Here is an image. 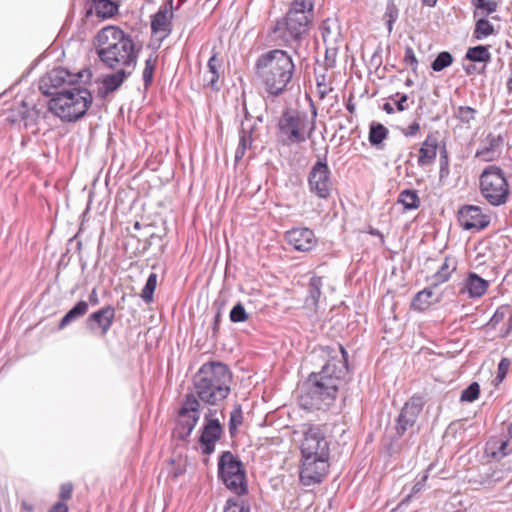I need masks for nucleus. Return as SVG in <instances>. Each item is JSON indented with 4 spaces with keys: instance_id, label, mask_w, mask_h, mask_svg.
<instances>
[{
    "instance_id": "f257e3e1",
    "label": "nucleus",
    "mask_w": 512,
    "mask_h": 512,
    "mask_svg": "<svg viewBox=\"0 0 512 512\" xmlns=\"http://www.w3.org/2000/svg\"><path fill=\"white\" fill-rule=\"evenodd\" d=\"M343 361L330 359L319 372L312 373L303 385L299 405L308 411L327 410L336 401L346 373L347 352L341 346Z\"/></svg>"
},
{
    "instance_id": "f03ea898",
    "label": "nucleus",
    "mask_w": 512,
    "mask_h": 512,
    "mask_svg": "<svg viewBox=\"0 0 512 512\" xmlns=\"http://www.w3.org/2000/svg\"><path fill=\"white\" fill-rule=\"evenodd\" d=\"M96 54L108 69L135 70L142 45L117 26H106L98 31Z\"/></svg>"
},
{
    "instance_id": "7ed1b4c3",
    "label": "nucleus",
    "mask_w": 512,
    "mask_h": 512,
    "mask_svg": "<svg viewBox=\"0 0 512 512\" xmlns=\"http://www.w3.org/2000/svg\"><path fill=\"white\" fill-rule=\"evenodd\" d=\"M295 65L284 50L273 49L261 54L255 63V75L271 96L282 94L291 82Z\"/></svg>"
},
{
    "instance_id": "20e7f679",
    "label": "nucleus",
    "mask_w": 512,
    "mask_h": 512,
    "mask_svg": "<svg viewBox=\"0 0 512 512\" xmlns=\"http://www.w3.org/2000/svg\"><path fill=\"white\" fill-rule=\"evenodd\" d=\"M232 373L222 362L204 363L193 377V390L199 402L218 405L224 401L231 391Z\"/></svg>"
},
{
    "instance_id": "39448f33",
    "label": "nucleus",
    "mask_w": 512,
    "mask_h": 512,
    "mask_svg": "<svg viewBox=\"0 0 512 512\" xmlns=\"http://www.w3.org/2000/svg\"><path fill=\"white\" fill-rule=\"evenodd\" d=\"M312 0H293L286 17L278 21L274 32L290 46L296 55L303 57L306 47L302 44V37L307 31L310 15L313 11Z\"/></svg>"
},
{
    "instance_id": "423d86ee",
    "label": "nucleus",
    "mask_w": 512,
    "mask_h": 512,
    "mask_svg": "<svg viewBox=\"0 0 512 512\" xmlns=\"http://www.w3.org/2000/svg\"><path fill=\"white\" fill-rule=\"evenodd\" d=\"M91 103L90 91L77 85L58 91L49 101V110L63 121L73 122L85 115Z\"/></svg>"
},
{
    "instance_id": "0eeeda50",
    "label": "nucleus",
    "mask_w": 512,
    "mask_h": 512,
    "mask_svg": "<svg viewBox=\"0 0 512 512\" xmlns=\"http://www.w3.org/2000/svg\"><path fill=\"white\" fill-rule=\"evenodd\" d=\"M314 129V122H312L309 127V120L306 113L286 109L278 119L277 139L285 146L299 144L305 142Z\"/></svg>"
},
{
    "instance_id": "6e6552de",
    "label": "nucleus",
    "mask_w": 512,
    "mask_h": 512,
    "mask_svg": "<svg viewBox=\"0 0 512 512\" xmlns=\"http://www.w3.org/2000/svg\"><path fill=\"white\" fill-rule=\"evenodd\" d=\"M481 196L492 206L504 205L509 198L510 189L504 171L496 165L487 166L479 176Z\"/></svg>"
},
{
    "instance_id": "1a4fd4ad",
    "label": "nucleus",
    "mask_w": 512,
    "mask_h": 512,
    "mask_svg": "<svg viewBox=\"0 0 512 512\" xmlns=\"http://www.w3.org/2000/svg\"><path fill=\"white\" fill-rule=\"evenodd\" d=\"M218 472L227 489L238 496L247 494L248 485L243 465L230 451H225L220 456Z\"/></svg>"
},
{
    "instance_id": "9d476101",
    "label": "nucleus",
    "mask_w": 512,
    "mask_h": 512,
    "mask_svg": "<svg viewBox=\"0 0 512 512\" xmlns=\"http://www.w3.org/2000/svg\"><path fill=\"white\" fill-rule=\"evenodd\" d=\"M300 450L302 457L330 458V443L321 426L304 425Z\"/></svg>"
},
{
    "instance_id": "9b49d317",
    "label": "nucleus",
    "mask_w": 512,
    "mask_h": 512,
    "mask_svg": "<svg viewBox=\"0 0 512 512\" xmlns=\"http://www.w3.org/2000/svg\"><path fill=\"white\" fill-rule=\"evenodd\" d=\"M200 402L194 394H186L178 413L176 435L179 439H186L199 420Z\"/></svg>"
},
{
    "instance_id": "f8f14e48",
    "label": "nucleus",
    "mask_w": 512,
    "mask_h": 512,
    "mask_svg": "<svg viewBox=\"0 0 512 512\" xmlns=\"http://www.w3.org/2000/svg\"><path fill=\"white\" fill-rule=\"evenodd\" d=\"M329 459L325 457H302L300 482L304 486H313L323 481L328 473Z\"/></svg>"
},
{
    "instance_id": "ddd939ff",
    "label": "nucleus",
    "mask_w": 512,
    "mask_h": 512,
    "mask_svg": "<svg viewBox=\"0 0 512 512\" xmlns=\"http://www.w3.org/2000/svg\"><path fill=\"white\" fill-rule=\"evenodd\" d=\"M81 73L72 74L64 68H55L48 72L40 81V90L45 95L56 96L58 88L67 89L66 86H77Z\"/></svg>"
},
{
    "instance_id": "4468645a",
    "label": "nucleus",
    "mask_w": 512,
    "mask_h": 512,
    "mask_svg": "<svg viewBox=\"0 0 512 512\" xmlns=\"http://www.w3.org/2000/svg\"><path fill=\"white\" fill-rule=\"evenodd\" d=\"M310 191L319 198L326 199L332 191L331 171L325 161H317L308 176Z\"/></svg>"
},
{
    "instance_id": "2eb2a0df",
    "label": "nucleus",
    "mask_w": 512,
    "mask_h": 512,
    "mask_svg": "<svg viewBox=\"0 0 512 512\" xmlns=\"http://www.w3.org/2000/svg\"><path fill=\"white\" fill-rule=\"evenodd\" d=\"M458 221L464 230L480 231L490 223V216L476 205H465L458 211Z\"/></svg>"
},
{
    "instance_id": "dca6fc26",
    "label": "nucleus",
    "mask_w": 512,
    "mask_h": 512,
    "mask_svg": "<svg viewBox=\"0 0 512 512\" xmlns=\"http://www.w3.org/2000/svg\"><path fill=\"white\" fill-rule=\"evenodd\" d=\"M213 414V411L209 410L208 414L205 415V424L200 436V445L206 455L214 452L216 442L220 440L223 433L222 425L218 419L213 418Z\"/></svg>"
},
{
    "instance_id": "f3484780",
    "label": "nucleus",
    "mask_w": 512,
    "mask_h": 512,
    "mask_svg": "<svg viewBox=\"0 0 512 512\" xmlns=\"http://www.w3.org/2000/svg\"><path fill=\"white\" fill-rule=\"evenodd\" d=\"M504 137L500 134L488 133L480 142L474 158L482 162L497 161L503 151Z\"/></svg>"
},
{
    "instance_id": "a211bd4d",
    "label": "nucleus",
    "mask_w": 512,
    "mask_h": 512,
    "mask_svg": "<svg viewBox=\"0 0 512 512\" xmlns=\"http://www.w3.org/2000/svg\"><path fill=\"white\" fill-rule=\"evenodd\" d=\"M115 308L111 305L91 313L85 321L86 327L91 332H99L101 336H106L113 325L115 319Z\"/></svg>"
},
{
    "instance_id": "6ab92c4d",
    "label": "nucleus",
    "mask_w": 512,
    "mask_h": 512,
    "mask_svg": "<svg viewBox=\"0 0 512 512\" xmlns=\"http://www.w3.org/2000/svg\"><path fill=\"white\" fill-rule=\"evenodd\" d=\"M421 397L413 396L403 406L397 419V432L403 434L409 427H412L422 410Z\"/></svg>"
},
{
    "instance_id": "aec40b11",
    "label": "nucleus",
    "mask_w": 512,
    "mask_h": 512,
    "mask_svg": "<svg viewBox=\"0 0 512 512\" xmlns=\"http://www.w3.org/2000/svg\"><path fill=\"white\" fill-rule=\"evenodd\" d=\"M288 243L298 251L312 250L317 243L314 232L308 228H293L286 233Z\"/></svg>"
},
{
    "instance_id": "412c9836",
    "label": "nucleus",
    "mask_w": 512,
    "mask_h": 512,
    "mask_svg": "<svg viewBox=\"0 0 512 512\" xmlns=\"http://www.w3.org/2000/svg\"><path fill=\"white\" fill-rule=\"evenodd\" d=\"M173 0H169L158 12L153 15L151 29L154 34H161V39L168 37L172 31Z\"/></svg>"
},
{
    "instance_id": "4be33fe9",
    "label": "nucleus",
    "mask_w": 512,
    "mask_h": 512,
    "mask_svg": "<svg viewBox=\"0 0 512 512\" xmlns=\"http://www.w3.org/2000/svg\"><path fill=\"white\" fill-rule=\"evenodd\" d=\"M113 70L115 72L105 75L102 79L101 86L98 90L102 98L118 90L134 71L128 70L127 68H114Z\"/></svg>"
},
{
    "instance_id": "5701e85b",
    "label": "nucleus",
    "mask_w": 512,
    "mask_h": 512,
    "mask_svg": "<svg viewBox=\"0 0 512 512\" xmlns=\"http://www.w3.org/2000/svg\"><path fill=\"white\" fill-rule=\"evenodd\" d=\"M438 139L434 134H428L419 149L417 163L420 167L432 165L437 157Z\"/></svg>"
},
{
    "instance_id": "b1692460",
    "label": "nucleus",
    "mask_w": 512,
    "mask_h": 512,
    "mask_svg": "<svg viewBox=\"0 0 512 512\" xmlns=\"http://www.w3.org/2000/svg\"><path fill=\"white\" fill-rule=\"evenodd\" d=\"M323 286L322 278L318 276L311 277L308 285V295L304 302V308L312 313H316L319 308L321 289Z\"/></svg>"
},
{
    "instance_id": "393cba45",
    "label": "nucleus",
    "mask_w": 512,
    "mask_h": 512,
    "mask_svg": "<svg viewBox=\"0 0 512 512\" xmlns=\"http://www.w3.org/2000/svg\"><path fill=\"white\" fill-rule=\"evenodd\" d=\"M489 287V282L476 273L470 272L464 282V292H467L470 298H479L483 296Z\"/></svg>"
},
{
    "instance_id": "a878e982",
    "label": "nucleus",
    "mask_w": 512,
    "mask_h": 512,
    "mask_svg": "<svg viewBox=\"0 0 512 512\" xmlns=\"http://www.w3.org/2000/svg\"><path fill=\"white\" fill-rule=\"evenodd\" d=\"M455 270L456 261L452 258L446 257L438 271L429 278L430 284L437 287L447 282Z\"/></svg>"
},
{
    "instance_id": "bb28decb",
    "label": "nucleus",
    "mask_w": 512,
    "mask_h": 512,
    "mask_svg": "<svg viewBox=\"0 0 512 512\" xmlns=\"http://www.w3.org/2000/svg\"><path fill=\"white\" fill-rule=\"evenodd\" d=\"M437 302L439 297H435L431 288H425L414 296L411 306L414 310L424 311Z\"/></svg>"
},
{
    "instance_id": "cd10ccee",
    "label": "nucleus",
    "mask_w": 512,
    "mask_h": 512,
    "mask_svg": "<svg viewBox=\"0 0 512 512\" xmlns=\"http://www.w3.org/2000/svg\"><path fill=\"white\" fill-rule=\"evenodd\" d=\"M221 67V60L217 57L216 53L209 58L207 63V72L205 74V81L213 90H219L217 85L219 79V69Z\"/></svg>"
},
{
    "instance_id": "c85d7f7f",
    "label": "nucleus",
    "mask_w": 512,
    "mask_h": 512,
    "mask_svg": "<svg viewBox=\"0 0 512 512\" xmlns=\"http://www.w3.org/2000/svg\"><path fill=\"white\" fill-rule=\"evenodd\" d=\"M89 309L88 302L81 300L74 307H72L61 319L59 328L63 329L73 321L83 317Z\"/></svg>"
},
{
    "instance_id": "c756f323",
    "label": "nucleus",
    "mask_w": 512,
    "mask_h": 512,
    "mask_svg": "<svg viewBox=\"0 0 512 512\" xmlns=\"http://www.w3.org/2000/svg\"><path fill=\"white\" fill-rule=\"evenodd\" d=\"M92 3L98 17L110 18L118 12V5L112 0H92Z\"/></svg>"
},
{
    "instance_id": "7c9ffc66",
    "label": "nucleus",
    "mask_w": 512,
    "mask_h": 512,
    "mask_svg": "<svg viewBox=\"0 0 512 512\" xmlns=\"http://www.w3.org/2000/svg\"><path fill=\"white\" fill-rule=\"evenodd\" d=\"M398 203H401L405 210H413L420 206V198L415 190L406 189L400 192Z\"/></svg>"
},
{
    "instance_id": "2f4dec72",
    "label": "nucleus",
    "mask_w": 512,
    "mask_h": 512,
    "mask_svg": "<svg viewBox=\"0 0 512 512\" xmlns=\"http://www.w3.org/2000/svg\"><path fill=\"white\" fill-rule=\"evenodd\" d=\"M466 58L473 62L487 63L491 60V53L486 46L471 47L466 52Z\"/></svg>"
},
{
    "instance_id": "473e14b6",
    "label": "nucleus",
    "mask_w": 512,
    "mask_h": 512,
    "mask_svg": "<svg viewBox=\"0 0 512 512\" xmlns=\"http://www.w3.org/2000/svg\"><path fill=\"white\" fill-rule=\"evenodd\" d=\"M398 16L399 9L395 3V0H388L385 13L383 14V21L385 22L389 33L392 32L393 24L398 19Z\"/></svg>"
},
{
    "instance_id": "72a5a7b5",
    "label": "nucleus",
    "mask_w": 512,
    "mask_h": 512,
    "mask_svg": "<svg viewBox=\"0 0 512 512\" xmlns=\"http://www.w3.org/2000/svg\"><path fill=\"white\" fill-rule=\"evenodd\" d=\"M494 32V26L487 19L481 18L475 24L473 35L477 40H481L494 34Z\"/></svg>"
},
{
    "instance_id": "f704fd0d",
    "label": "nucleus",
    "mask_w": 512,
    "mask_h": 512,
    "mask_svg": "<svg viewBox=\"0 0 512 512\" xmlns=\"http://www.w3.org/2000/svg\"><path fill=\"white\" fill-rule=\"evenodd\" d=\"M156 65H157V56L156 55H150L145 60V67H144L143 73H142V78H143L145 88H148L153 81V75H154Z\"/></svg>"
},
{
    "instance_id": "c9c22d12",
    "label": "nucleus",
    "mask_w": 512,
    "mask_h": 512,
    "mask_svg": "<svg viewBox=\"0 0 512 512\" xmlns=\"http://www.w3.org/2000/svg\"><path fill=\"white\" fill-rule=\"evenodd\" d=\"M491 446L494 449L492 455L494 457H505L512 453V440H497L491 442Z\"/></svg>"
},
{
    "instance_id": "e433bc0d",
    "label": "nucleus",
    "mask_w": 512,
    "mask_h": 512,
    "mask_svg": "<svg viewBox=\"0 0 512 512\" xmlns=\"http://www.w3.org/2000/svg\"><path fill=\"white\" fill-rule=\"evenodd\" d=\"M388 129L382 124L371 125L369 142L372 145H379L387 137Z\"/></svg>"
},
{
    "instance_id": "4c0bfd02",
    "label": "nucleus",
    "mask_w": 512,
    "mask_h": 512,
    "mask_svg": "<svg viewBox=\"0 0 512 512\" xmlns=\"http://www.w3.org/2000/svg\"><path fill=\"white\" fill-rule=\"evenodd\" d=\"M252 130L253 126L246 122H242L241 129H240V136H239V144L238 146L247 150L249 147H251L252 144Z\"/></svg>"
},
{
    "instance_id": "58836bf2",
    "label": "nucleus",
    "mask_w": 512,
    "mask_h": 512,
    "mask_svg": "<svg viewBox=\"0 0 512 512\" xmlns=\"http://www.w3.org/2000/svg\"><path fill=\"white\" fill-rule=\"evenodd\" d=\"M452 62V55L447 51H443L439 53L435 60L432 62L431 68L433 69V71L439 72L445 69L446 67L450 66Z\"/></svg>"
},
{
    "instance_id": "ea45409f",
    "label": "nucleus",
    "mask_w": 512,
    "mask_h": 512,
    "mask_svg": "<svg viewBox=\"0 0 512 512\" xmlns=\"http://www.w3.org/2000/svg\"><path fill=\"white\" fill-rule=\"evenodd\" d=\"M156 285L157 275L155 273H151L141 293V297L146 303H150L153 300V293L156 289Z\"/></svg>"
},
{
    "instance_id": "a19ab883",
    "label": "nucleus",
    "mask_w": 512,
    "mask_h": 512,
    "mask_svg": "<svg viewBox=\"0 0 512 512\" xmlns=\"http://www.w3.org/2000/svg\"><path fill=\"white\" fill-rule=\"evenodd\" d=\"M224 512H250L249 504L242 499L230 498L226 502Z\"/></svg>"
},
{
    "instance_id": "79ce46f5",
    "label": "nucleus",
    "mask_w": 512,
    "mask_h": 512,
    "mask_svg": "<svg viewBox=\"0 0 512 512\" xmlns=\"http://www.w3.org/2000/svg\"><path fill=\"white\" fill-rule=\"evenodd\" d=\"M480 393V386L477 382H473L461 393L460 400L462 402H473L475 401Z\"/></svg>"
},
{
    "instance_id": "37998d69",
    "label": "nucleus",
    "mask_w": 512,
    "mask_h": 512,
    "mask_svg": "<svg viewBox=\"0 0 512 512\" xmlns=\"http://www.w3.org/2000/svg\"><path fill=\"white\" fill-rule=\"evenodd\" d=\"M476 10H480L482 13L489 15L496 11L497 3L495 0H471Z\"/></svg>"
},
{
    "instance_id": "c03bdc74",
    "label": "nucleus",
    "mask_w": 512,
    "mask_h": 512,
    "mask_svg": "<svg viewBox=\"0 0 512 512\" xmlns=\"http://www.w3.org/2000/svg\"><path fill=\"white\" fill-rule=\"evenodd\" d=\"M230 320L234 323L244 322L248 319V314L241 303H237L230 311Z\"/></svg>"
},
{
    "instance_id": "a18cd8bd",
    "label": "nucleus",
    "mask_w": 512,
    "mask_h": 512,
    "mask_svg": "<svg viewBox=\"0 0 512 512\" xmlns=\"http://www.w3.org/2000/svg\"><path fill=\"white\" fill-rule=\"evenodd\" d=\"M476 110L469 106H460L457 109L456 117L463 123H470L474 120Z\"/></svg>"
},
{
    "instance_id": "49530a36",
    "label": "nucleus",
    "mask_w": 512,
    "mask_h": 512,
    "mask_svg": "<svg viewBox=\"0 0 512 512\" xmlns=\"http://www.w3.org/2000/svg\"><path fill=\"white\" fill-rule=\"evenodd\" d=\"M242 420V410L241 407L238 405L233 409V411L230 414L229 430L231 434H233L237 427L242 423Z\"/></svg>"
},
{
    "instance_id": "de8ad7c7",
    "label": "nucleus",
    "mask_w": 512,
    "mask_h": 512,
    "mask_svg": "<svg viewBox=\"0 0 512 512\" xmlns=\"http://www.w3.org/2000/svg\"><path fill=\"white\" fill-rule=\"evenodd\" d=\"M510 365H511V361L508 358L501 359V361L498 364L497 375L495 378V380L498 383H501L505 379V377L508 373V370L510 368Z\"/></svg>"
},
{
    "instance_id": "09e8293b",
    "label": "nucleus",
    "mask_w": 512,
    "mask_h": 512,
    "mask_svg": "<svg viewBox=\"0 0 512 512\" xmlns=\"http://www.w3.org/2000/svg\"><path fill=\"white\" fill-rule=\"evenodd\" d=\"M317 89L320 95V98H324L328 93L332 91L329 83L326 80V76L324 74L318 75L316 77Z\"/></svg>"
},
{
    "instance_id": "8fccbe9b",
    "label": "nucleus",
    "mask_w": 512,
    "mask_h": 512,
    "mask_svg": "<svg viewBox=\"0 0 512 512\" xmlns=\"http://www.w3.org/2000/svg\"><path fill=\"white\" fill-rule=\"evenodd\" d=\"M404 62L409 65L414 73L417 72L418 60L412 47L405 48Z\"/></svg>"
},
{
    "instance_id": "3c124183",
    "label": "nucleus",
    "mask_w": 512,
    "mask_h": 512,
    "mask_svg": "<svg viewBox=\"0 0 512 512\" xmlns=\"http://www.w3.org/2000/svg\"><path fill=\"white\" fill-rule=\"evenodd\" d=\"M73 485L71 483H64L60 487L59 498L62 501L69 500L72 497Z\"/></svg>"
},
{
    "instance_id": "603ef678",
    "label": "nucleus",
    "mask_w": 512,
    "mask_h": 512,
    "mask_svg": "<svg viewBox=\"0 0 512 512\" xmlns=\"http://www.w3.org/2000/svg\"><path fill=\"white\" fill-rule=\"evenodd\" d=\"M337 50L335 48H327L325 55V66L326 68H333L336 63Z\"/></svg>"
},
{
    "instance_id": "864d4df0",
    "label": "nucleus",
    "mask_w": 512,
    "mask_h": 512,
    "mask_svg": "<svg viewBox=\"0 0 512 512\" xmlns=\"http://www.w3.org/2000/svg\"><path fill=\"white\" fill-rule=\"evenodd\" d=\"M420 130V124L418 122H413L406 128H402L401 132L405 137H413Z\"/></svg>"
},
{
    "instance_id": "5fc2aeb1",
    "label": "nucleus",
    "mask_w": 512,
    "mask_h": 512,
    "mask_svg": "<svg viewBox=\"0 0 512 512\" xmlns=\"http://www.w3.org/2000/svg\"><path fill=\"white\" fill-rule=\"evenodd\" d=\"M321 31H322V38L324 40V42H328L329 40H331V29L330 27L328 26V20L327 21H324L322 26H321Z\"/></svg>"
},
{
    "instance_id": "6e6d98bb",
    "label": "nucleus",
    "mask_w": 512,
    "mask_h": 512,
    "mask_svg": "<svg viewBox=\"0 0 512 512\" xmlns=\"http://www.w3.org/2000/svg\"><path fill=\"white\" fill-rule=\"evenodd\" d=\"M49 512H68V506L62 502H56L49 510Z\"/></svg>"
},
{
    "instance_id": "4d7b16f0",
    "label": "nucleus",
    "mask_w": 512,
    "mask_h": 512,
    "mask_svg": "<svg viewBox=\"0 0 512 512\" xmlns=\"http://www.w3.org/2000/svg\"><path fill=\"white\" fill-rule=\"evenodd\" d=\"M408 97L406 94L401 95L400 99L396 102L397 110L402 112L408 109V105L406 104Z\"/></svg>"
},
{
    "instance_id": "13d9d810",
    "label": "nucleus",
    "mask_w": 512,
    "mask_h": 512,
    "mask_svg": "<svg viewBox=\"0 0 512 512\" xmlns=\"http://www.w3.org/2000/svg\"><path fill=\"white\" fill-rule=\"evenodd\" d=\"M428 476L424 475L420 481H418L412 488V493L416 494L420 492L424 486V482L427 480Z\"/></svg>"
},
{
    "instance_id": "bf43d9fd",
    "label": "nucleus",
    "mask_w": 512,
    "mask_h": 512,
    "mask_svg": "<svg viewBox=\"0 0 512 512\" xmlns=\"http://www.w3.org/2000/svg\"><path fill=\"white\" fill-rule=\"evenodd\" d=\"M89 302L92 305L99 304V298H98V293H97V289L96 288H93L92 291L90 292V294H89Z\"/></svg>"
},
{
    "instance_id": "052dcab7",
    "label": "nucleus",
    "mask_w": 512,
    "mask_h": 512,
    "mask_svg": "<svg viewBox=\"0 0 512 512\" xmlns=\"http://www.w3.org/2000/svg\"><path fill=\"white\" fill-rule=\"evenodd\" d=\"M221 321V311L220 308L218 309L216 315L214 316V322H213V330L216 332L219 328V324Z\"/></svg>"
},
{
    "instance_id": "680f3d73",
    "label": "nucleus",
    "mask_w": 512,
    "mask_h": 512,
    "mask_svg": "<svg viewBox=\"0 0 512 512\" xmlns=\"http://www.w3.org/2000/svg\"><path fill=\"white\" fill-rule=\"evenodd\" d=\"M245 152V149L238 146L235 152V161L238 162L239 160H241L244 157Z\"/></svg>"
},
{
    "instance_id": "e2e57ef3",
    "label": "nucleus",
    "mask_w": 512,
    "mask_h": 512,
    "mask_svg": "<svg viewBox=\"0 0 512 512\" xmlns=\"http://www.w3.org/2000/svg\"><path fill=\"white\" fill-rule=\"evenodd\" d=\"M383 110L386 111L388 114H392L394 112L393 105L391 103H384Z\"/></svg>"
},
{
    "instance_id": "0e129e2a",
    "label": "nucleus",
    "mask_w": 512,
    "mask_h": 512,
    "mask_svg": "<svg viewBox=\"0 0 512 512\" xmlns=\"http://www.w3.org/2000/svg\"><path fill=\"white\" fill-rule=\"evenodd\" d=\"M422 3L426 6L433 7L436 5L437 0H421Z\"/></svg>"
},
{
    "instance_id": "69168bd1",
    "label": "nucleus",
    "mask_w": 512,
    "mask_h": 512,
    "mask_svg": "<svg viewBox=\"0 0 512 512\" xmlns=\"http://www.w3.org/2000/svg\"><path fill=\"white\" fill-rule=\"evenodd\" d=\"M346 108L350 113H354L355 111V105L351 101L347 103Z\"/></svg>"
},
{
    "instance_id": "338daca9",
    "label": "nucleus",
    "mask_w": 512,
    "mask_h": 512,
    "mask_svg": "<svg viewBox=\"0 0 512 512\" xmlns=\"http://www.w3.org/2000/svg\"><path fill=\"white\" fill-rule=\"evenodd\" d=\"M508 439L512 440V423L507 428Z\"/></svg>"
},
{
    "instance_id": "774afa93",
    "label": "nucleus",
    "mask_w": 512,
    "mask_h": 512,
    "mask_svg": "<svg viewBox=\"0 0 512 512\" xmlns=\"http://www.w3.org/2000/svg\"><path fill=\"white\" fill-rule=\"evenodd\" d=\"M22 507H23L25 510L29 511V512H32V511H33V506H32V505H28L27 503H23V504H22Z\"/></svg>"
}]
</instances>
